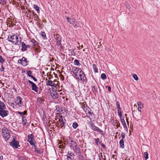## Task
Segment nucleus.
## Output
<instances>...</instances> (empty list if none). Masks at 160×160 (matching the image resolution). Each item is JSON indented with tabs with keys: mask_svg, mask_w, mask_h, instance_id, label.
I'll return each instance as SVG.
<instances>
[{
	"mask_svg": "<svg viewBox=\"0 0 160 160\" xmlns=\"http://www.w3.org/2000/svg\"><path fill=\"white\" fill-rule=\"evenodd\" d=\"M8 39L9 42L16 45H19L21 41L20 37L19 36V38L18 36L15 34L8 36Z\"/></svg>",
	"mask_w": 160,
	"mask_h": 160,
	"instance_id": "obj_1",
	"label": "nucleus"
},
{
	"mask_svg": "<svg viewBox=\"0 0 160 160\" xmlns=\"http://www.w3.org/2000/svg\"><path fill=\"white\" fill-rule=\"evenodd\" d=\"M5 105L3 102L0 101V115L3 117L8 114V111L5 110Z\"/></svg>",
	"mask_w": 160,
	"mask_h": 160,
	"instance_id": "obj_2",
	"label": "nucleus"
},
{
	"mask_svg": "<svg viewBox=\"0 0 160 160\" xmlns=\"http://www.w3.org/2000/svg\"><path fill=\"white\" fill-rule=\"evenodd\" d=\"M3 137L6 141L8 140L10 137V132L6 127H3L2 131Z\"/></svg>",
	"mask_w": 160,
	"mask_h": 160,
	"instance_id": "obj_3",
	"label": "nucleus"
},
{
	"mask_svg": "<svg viewBox=\"0 0 160 160\" xmlns=\"http://www.w3.org/2000/svg\"><path fill=\"white\" fill-rule=\"evenodd\" d=\"M28 141L30 144L32 145V147L35 148L36 147L35 144L36 141L34 140V136L32 134H31L28 136Z\"/></svg>",
	"mask_w": 160,
	"mask_h": 160,
	"instance_id": "obj_4",
	"label": "nucleus"
},
{
	"mask_svg": "<svg viewBox=\"0 0 160 160\" xmlns=\"http://www.w3.org/2000/svg\"><path fill=\"white\" fill-rule=\"evenodd\" d=\"M18 63L21 64L23 66H25L28 64V61L27 58L23 57L22 59L18 60Z\"/></svg>",
	"mask_w": 160,
	"mask_h": 160,
	"instance_id": "obj_5",
	"label": "nucleus"
},
{
	"mask_svg": "<svg viewBox=\"0 0 160 160\" xmlns=\"http://www.w3.org/2000/svg\"><path fill=\"white\" fill-rule=\"evenodd\" d=\"M28 82L29 83L31 84L32 87V89L35 91L36 92H37L38 91V88L37 86L32 81L28 80Z\"/></svg>",
	"mask_w": 160,
	"mask_h": 160,
	"instance_id": "obj_6",
	"label": "nucleus"
},
{
	"mask_svg": "<svg viewBox=\"0 0 160 160\" xmlns=\"http://www.w3.org/2000/svg\"><path fill=\"white\" fill-rule=\"evenodd\" d=\"M117 108V111L118 115L119 117H122V112L121 111V109L120 106L119 102L118 101H116Z\"/></svg>",
	"mask_w": 160,
	"mask_h": 160,
	"instance_id": "obj_7",
	"label": "nucleus"
},
{
	"mask_svg": "<svg viewBox=\"0 0 160 160\" xmlns=\"http://www.w3.org/2000/svg\"><path fill=\"white\" fill-rule=\"evenodd\" d=\"M10 145L13 148H17L19 145V142L18 141H16L13 138V140L10 142Z\"/></svg>",
	"mask_w": 160,
	"mask_h": 160,
	"instance_id": "obj_8",
	"label": "nucleus"
},
{
	"mask_svg": "<svg viewBox=\"0 0 160 160\" xmlns=\"http://www.w3.org/2000/svg\"><path fill=\"white\" fill-rule=\"evenodd\" d=\"M79 76L82 82H84L86 79V78L85 77L84 72L82 71L79 72Z\"/></svg>",
	"mask_w": 160,
	"mask_h": 160,
	"instance_id": "obj_9",
	"label": "nucleus"
},
{
	"mask_svg": "<svg viewBox=\"0 0 160 160\" xmlns=\"http://www.w3.org/2000/svg\"><path fill=\"white\" fill-rule=\"evenodd\" d=\"M22 48L21 50L23 51H26L28 50V48L30 49V46L29 45H26L24 42L22 43Z\"/></svg>",
	"mask_w": 160,
	"mask_h": 160,
	"instance_id": "obj_10",
	"label": "nucleus"
},
{
	"mask_svg": "<svg viewBox=\"0 0 160 160\" xmlns=\"http://www.w3.org/2000/svg\"><path fill=\"white\" fill-rule=\"evenodd\" d=\"M60 91L58 89V90H56L53 94V97L54 99L58 98L60 94V93H59Z\"/></svg>",
	"mask_w": 160,
	"mask_h": 160,
	"instance_id": "obj_11",
	"label": "nucleus"
},
{
	"mask_svg": "<svg viewBox=\"0 0 160 160\" xmlns=\"http://www.w3.org/2000/svg\"><path fill=\"white\" fill-rule=\"evenodd\" d=\"M22 98L19 96H18L17 97V100L16 102L19 106H21L22 103Z\"/></svg>",
	"mask_w": 160,
	"mask_h": 160,
	"instance_id": "obj_12",
	"label": "nucleus"
},
{
	"mask_svg": "<svg viewBox=\"0 0 160 160\" xmlns=\"http://www.w3.org/2000/svg\"><path fill=\"white\" fill-rule=\"evenodd\" d=\"M74 158V154L73 153H68L67 154V160H73Z\"/></svg>",
	"mask_w": 160,
	"mask_h": 160,
	"instance_id": "obj_13",
	"label": "nucleus"
},
{
	"mask_svg": "<svg viewBox=\"0 0 160 160\" xmlns=\"http://www.w3.org/2000/svg\"><path fill=\"white\" fill-rule=\"evenodd\" d=\"M73 150L75 152L78 153H79L80 152V151L79 147L77 146V144L76 143L73 148Z\"/></svg>",
	"mask_w": 160,
	"mask_h": 160,
	"instance_id": "obj_14",
	"label": "nucleus"
},
{
	"mask_svg": "<svg viewBox=\"0 0 160 160\" xmlns=\"http://www.w3.org/2000/svg\"><path fill=\"white\" fill-rule=\"evenodd\" d=\"M80 71H81V69H80L78 68L74 67L72 68V72L73 73H79Z\"/></svg>",
	"mask_w": 160,
	"mask_h": 160,
	"instance_id": "obj_15",
	"label": "nucleus"
},
{
	"mask_svg": "<svg viewBox=\"0 0 160 160\" xmlns=\"http://www.w3.org/2000/svg\"><path fill=\"white\" fill-rule=\"evenodd\" d=\"M66 18L67 20V22L69 23L70 24H73V22H74L75 19L73 17H71L69 18L68 17H66Z\"/></svg>",
	"mask_w": 160,
	"mask_h": 160,
	"instance_id": "obj_16",
	"label": "nucleus"
},
{
	"mask_svg": "<svg viewBox=\"0 0 160 160\" xmlns=\"http://www.w3.org/2000/svg\"><path fill=\"white\" fill-rule=\"evenodd\" d=\"M61 127H64V128L65 126V121L63 120L62 116H61Z\"/></svg>",
	"mask_w": 160,
	"mask_h": 160,
	"instance_id": "obj_17",
	"label": "nucleus"
},
{
	"mask_svg": "<svg viewBox=\"0 0 160 160\" xmlns=\"http://www.w3.org/2000/svg\"><path fill=\"white\" fill-rule=\"evenodd\" d=\"M119 117L120 118L121 122L123 125V128H127L126 122L124 119L122 118V117Z\"/></svg>",
	"mask_w": 160,
	"mask_h": 160,
	"instance_id": "obj_18",
	"label": "nucleus"
},
{
	"mask_svg": "<svg viewBox=\"0 0 160 160\" xmlns=\"http://www.w3.org/2000/svg\"><path fill=\"white\" fill-rule=\"evenodd\" d=\"M91 110L90 109V110H88L85 113L90 119H91V117L92 116V114H93V112H91Z\"/></svg>",
	"mask_w": 160,
	"mask_h": 160,
	"instance_id": "obj_19",
	"label": "nucleus"
},
{
	"mask_svg": "<svg viewBox=\"0 0 160 160\" xmlns=\"http://www.w3.org/2000/svg\"><path fill=\"white\" fill-rule=\"evenodd\" d=\"M46 84L47 85H49L51 86L54 87V84H55L53 83V81L51 80H48L47 81Z\"/></svg>",
	"mask_w": 160,
	"mask_h": 160,
	"instance_id": "obj_20",
	"label": "nucleus"
},
{
	"mask_svg": "<svg viewBox=\"0 0 160 160\" xmlns=\"http://www.w3.org/2000/svg\"><path fill=\"white\" fill-rule=\"evenodd\" d=\"M92 90L94 93L96 94L98 92V88L97 86H94L92 87Z\"/></svg>",
	"mask_w": 160,
	"mask_h": 160,
	"instance_id": "obj_21",
	"label": "nucleus"
},
{
	"mask_svg": "<svg viewBox=\"0 0 160 160\" xmlns=\"http://www.w3.org/2000/svg\"><path fill=\"white\" fill-rule=\"evenodd\" d=\"M119 144L120 146V147L122 148H124V140H122V139H121L119 141Z\"/></svg>",
	"mask_w": 160,
	"mask_h": 160,
	"instance_id": "obj_22",
	"label": "nucleus"
},
{
	"mask_svg": "<svg viewBox=\"0 0 160 160\" xmlns=\"http://www.w3.org/2000/svg\"><path fill=\"white\" fill-rule=\"evenodd\" d=\"M53 82V83L55 84H54V87L56 88H58L59 87V85L58 84V82L56 80H54Z\"/></svg>",
	"mask_w": 160,
	"mask_h": 160,
	"instance_id": "obj_23",
	"label": "nucleus"
},
{
	"mask_svg": "<svg viewBox=\"0 0 160 160\" xmlns=\"http://www.w3.org/2000/svg\"><path fill=\"white\" fill-rule=\"evenodd\" d=\"M22 123L23 125L24 126H25L26 123H27L26 119L25 117H22Z\"/></svg>",
	"mask_w": 160,
	"mask_h": 160,
	"instance_id": "obj_24",
	"label": "nucleus"
},
{
	"mask_svg": "<svg viewBox=\"0 0 160 160\" xmlns=\"http://www.w3.org/2000/svg\"><path fill=\"white\" fill-rule=\"evenodd\" d=\"M95 131L99 132V133L101 135H104L105 134L104 133H103V131L98 127L96 129V130H95Z\"/></svg>",
	"mask_w": 160,
	"mask_h": 160,
	"instance_id": "obj_25",
	"label": "nucleus"
},
{
	"mask_svg": "<svg viewBox=\"0 0 160 160\" xmlns=\"http://www.w3.org/2000/svg\"><path fill=\"white\" fill-rule=\"evenodd\" d=\"M95 131L99 132V133L101 135H104L105 134L104 133H103V131L98 127L96 129V130H95Z\"/></svg>",
	"mask_w": 160,
	"mask_h": 160,
	"instance_id": "obj_26",
	"label": "nucleus"
},
{
	"mask_svg": "<svg viewBox=\"0 0 160 160\" xmlns=\"http://www.w3.org/2000/svg\"><path fill=\"white\" fill-rule=\"evenodd\" d=\"M90 128L92 129L95 131V130H96L98 127L95 126L93 123H92L90 125Z\"/></svg>",
	"mask_w": 160,
	"mask_h": 160,
	"instance_id": "obj_27",
	"label": "nucleus"
},
{
	"mask_svg": "<svg viewBox=\"0 0 160 160\" xmlns=\"http://www.w3.org/2000/svg\"><path fill=\"white\" fill-rule=\"evenodd\" d=\"M92 66L94 72L95 73L98 72V69L97 68L96 65L95 64H93Z\"/></svg>",
	"mask_w": 160,
	"mask_h": 160,
	"instance_id": "obj_28",
	"label": "nucleus"
},
{
	"mask_svg": "<svg viewBox=\"0 0 160 160\" xmlns=\"http://www.w3.org/2000/svg\"><path fill=\"white\" fill-rule=\"evenodd\" d=\"M83 109L85 112L86 113L88 110H90V108L88 107L87 105H86V106H84Z\"/></svg>",
	"mask_w": 160,
	"mask_h": 160,
	"instance_id": "obj_29",
	"label": "nucleus"
},
{
	"mask_svg": "<svg viewBox=\"0 0 160 160\" xmlns=\"http://www.w3.org/2000/svg\"><path fill=\"white\" fill-rule=\"evenodd\" d=\"M37 100L38 102L41 103L44 101V99L42 98H37Z\"/></svg>",
	"mask_w": 160,
	"mask_h": 160,
	"instance_id": "obj_30",
	"label": "nucleus"
},
{
	"mask_svg": "<svg viewBox=\"0 0 160 160\" xmlns=\"http://www.w3.org/2000/svg\"><path fill=\"white\" fill-rule=\"evenodd\" d=\"M74 63L75 65H76L80 66V63H79V61L77 59H75L74 62Z\"/></svg>",
	"mask_w": 160,
	"mask_h": 160,
	"instance_id": "obj_31",
	"label": "nucleus"
},
{
	"mask_svg": "<svg viewBox=\"0 0 160 160\" xmlns=\"http://www.w3.org/2000/svg\"><path fill=\"white\" fill-rule=\"evenodd\" d=\"M144 157L145 158V159L146 160H147L148 158V153L147 152H145L144 153Z\"/></svg>",
	"mask_w": 160,
	"mask_h": 160,
	"instance_id": "obj_32",
	"label": "nucleus"
},
{
	"mask_svg": "<svg viewBox=\"0 0 160 160\" xmlns=\"http://www.w3.org/2000/svg\"><path fill=\"white\" fill-rule=\"evenodd\" d=\"M31 42L33 43V44H34V45L35 46H36L38 45V42L35 41L34 39H32L31 40Z\"/></svg>",
	"mask_w": 160,
	"mask_h": 160,
	"instance_id": "obj_33",
	"label": "nucleus"
},
{
	"mask_svg": "<svg viewBox=\"0 0 160 160\" xmlns=\"http://www.w3.org/2000/svg\"><path fill=\"white\" fill-rule=\"evenodd\" d=\"M101 78L103 79H105L107 78L106 75L105 73H102L101 75Z\"/></svg>",
	"mask_w": 160,
	"mask_h": 160,
	"instance_id": "obj_34",
	"label": "nucleus"
},
{
	"mask_svg": "<svg viewBox=\"0 0 160 160\" xmlns=\"http://www.w3.org/2000/svg\"><path fill=\"white\" fill-rule=\"evenodd\" d=\"M95 143H96V144L97 145H98V143H100V141H99V139L98 138H95Z\"/></svg>",
	"mask_w": 160,
	"mask_h": 160,
	"instance_id": "obj_35",
	"label": "nucleus"
},
{
	"mask_svg": "<svg viewBox=\"0 0 160 160\" xmlns=\"http://www.w3.org/2000/svg\"><path fill=\"white\" fill-rule=\"evenodd\" d=\"M60 112H57V115L56 117L57 118V119L58 120V121H60V114L59 113Z\"/></svg>",
	"mask_w": 160,
	"mask_h": 160,
	"instance_id": "obj_36",
	"label": "nucleus"
},
{
	"mask_svg": "<svg viewBox=\"0 0 160 160\" xmlns=\"http://www.w3.org/2000/svg\"><path fill=\"white\" fill-rule=\"evenodd\" d=\"M34 8L38 12L39 11V8L37 5H34Z\"/></svg>",
	"mask_w": 160,
	"mask_h": 160,
	"instance_id": "obj_37",
	"label": "nucleus"
},
{
	"mask_svg": "<svg viewBox=\"0 0 160 160\" xmlns=\"http://www.w3.org/2000/svg\"><path fill=\"white\" fill-rule=\"evenodd\" d=\"M78 126V124L76 123H73L72 125V127L74 128H76Z\"/></svg>",
	"mask_w": 160,
	"mask_h": 160,
	"instance_id": "obj_38",
	"label": "nucleus"
},
{
	"mask_svg": "<svg viewBox=\"0 0 160 160\" xmlns=\"http://www.w3.org/2000/svg\"><path fill=\"white\" fill-rule=\"evenodd\" d=\"M27 75H28V76L29 77H30L31 78V77H32V76L31 75V74H32V72L31 71H28L27 72Z\"/></svg>",
	"mask_w": 160,
	"mask_h": 160,
	"instance_id": "obj_39",
	"label": "nucleus"
},
{
	"mask_svg": "<svg viewBox=\"0 0 160 160\" xmlns=\"http://www.w3.org/2000/svg\"><path fill=\"white\" fill-rule=\"evenodd\" d=\"M99 160H103V158L102 155V153L99 154L98 155Z\"/></svg>",
	"mask_w": 160,
	"mask_h": 160,
	"instance_id": "obj_40",
	"label": "nucleus"
},
{
	"mask_svg": "<svg viewBox=\"0 0 160 160\" xmlns=\"http://www.w3.org/2000/svg\"><path fill=\"white\" fill-rule=\"evenodd\" d=\"M132 75H133V78L136 80H138V77L137 76L136 74H132Z\"/></svg>",
	"mask_w": 160,
	"mask_h": 160,
	"instance_id": "obj_41",
	"label": "nucleus"
},
{
	"mask_svg": "<svg viewBox=\"0 0 160 160\" xmlns=\"http://www.w3.org/2000/svg\"><path fill=\"white\" fill-rule=\"evenodd\" d=\"M5 61L2 58V57L0 55V62L3 63Z\"/></svg>",
	"mask_w": 160,
	"mask_h": 160,
	"instance_id": "obj_42",
	"label": "nucleus"
},
{
	"mask_svg": "<svg viewBox=\"0 0 160 160\" xmlns=\"http://www.w3.org/2000/svg\"><path fill=\"white\" fill-rule=\"evenodd\" d=\"M73 25V26L74 28H77L78 27V26L77 25V22H73V24H72Z\"/></svg>",
	"mask_w": 160,
	"mask_h": 160,
	"instance_id": "obj_43",
	"label": "nucleus"
},
{
	"mask_svg": "<svg viewBox=\"0 0 160 160\" xmlns=\"http://www.w3.org/2000/svg\"><path fill=\"white\" fill-rule=\"evenodd\" d=\"M121 136L122 137V138L121 139H122V140H124V139L125 138V134L124 132H122L121 134Z\"/></svg>",
	"mask_w": 160,
	"mask_h": 160,
	"instance_id": "obj_44",
	"label": "nucleus"
},
{
	"mask_svg": "<svg viewBox=\"0 0 160 160\" xmlns=\"http://www.w3.org/2000/svg\"><path fill=\"white\" fill-rule=\"evenodd\" d=\"M138 107H141V106H143V105L142 104V103L140 101H139L138 102Z\"/></svg>",
	"mask_w": 160,
	"mask_h": 160,
	"instance_id": "obj_45",
	"label": "nucleus"
},
{
	"mask_svg": "<svg viewBox=\"0 0 160 160\" xmlns=\"http://www.w3.org/2000/svg\"><path fill=\"white\" fill-rule=\"evenodd\" d=\"M100 144L101 145V146L103 148H106V147L104 144L102 143L101 142H100Z\"/></svg>",
	"mask_w": 160,
	"mask_h": 160,
	"instance_id": "obj_46",
	"label": "nucleus"
},
{
	"mask_svg": "<svg viewBox=\"0 0 160 160\" xmlns=\"http://www.w3.org/2000/svg\"><path fill=\"white\" fill-rule=\"evenodd\" d=\"M115 157H116V156H115L114 155H112V160H116V158H115Z\"/></svg>",
	"mask_w": 160,
	"mask_h": 160,
	"instance_id": "obj_47",
	"label": "nucleus"
},
{
	"mask_svg": "<svg viewBox=\"0 0 160 160\" xmlns=\"http://www.w3.org/2000/svg\"><path fill=\"white\" fill-rule=\"evenodd\" d=\"M41 35L44 38H45L46 37V34L44 32H42L41 33Z\"/></svg>",
	"mask_w": 160,
	"mask_h": 160,
	"instance_id": "obj_48",
	"label": "nucleus"
},
{
	"mask_svg": "<svg viewBox=\"0 0 160 160\" xmlns=\"http://www.w3.org/2000/svg\"><path fill=\"white\" fill-rule=\"evenodd\" d=\"M61 72V80H63L64 79V77L61 74V73L62 72Z\"/></svg>",
	"mask_w": 160,
	"mask_h": 160,
	"instance_id": "obj_49",
	"label": "nucleus"
},
{
	"mask_svg": "<svg viewBox=\"0 0 160 160\" xmlns=\"http://www.w3.org/2000/svg\"><path fill=\"white\" fill-rule=\"evenodd\" d=\"M65 98V97L64 96H61V100L64 101V99Z\"/></svg>",
	"mask_w": 160,
	"mask_h": 160,
	"instance_id": "obj_50",
	"label": "nucleus"
},
{
	"mask_svg": "<svg viewBox=\"0 0 160 160\" xmlns=\"http://www.w3.org/2000/svg\"><path fill=\"white\" fill-rule=\"evenodd\" d=\"M31 78L33 79L35 81H37V79L35 78V77L33 76L31 77Z\"/></svg>",
	"mask_w": 160,
	"mask_h": 160,
	"instance_id": "obj_51",
	"label": "nucleus"
},
{
	"mask_svg": "<svg viewBox=\"0 0 160 160\" xmlns=\"http://www.w3.org/2000/svg\"><path fill=\"white\" fill-rule=\"evenodd\" d=\"M74 74H75V75L76 76V78H78L79 75H78V73H74Z\"/></svg>",
	"mask_w": 160,
	"mask_h": 160,
	"instance_id": "obj_52",
	"label": "nucleus"
},
{
	"mask_svg": "<svg viewBox=\"0 0 160 160\" xmlns=\"http://www.w3.org/2000/svg\"><path fill=\"white\" fill-rule=\"evenodd\" d=\"M18 113L19 114L21 115V116H22L23 115V112H18Z\"/></svg>",
	"mask_w": 160,
	"mask_h": 160,
	"instance_id": "obj_53",
	"label": "nucleus"
},
{
	"mask_svg": "<svg viewBox=\"0 0 160 160\" xmlns=\"http://www.w3.org/2000/svg\"><path fill=\"white\" fill-rule=\"evenodd\" d=\"M19 160H26V159L24 158L21 157L20 158Z\"/></svg>",
	"mask_w": 160,
	"mask_h": 160,
	"instance_id": "obj_54",
	"label": "nucleus"
},
{
	"mask_svg": "<svg viewBox=\"0 0 160 160\" xmlns=\"http://www.w3.org/2000/svg\"><path fill=\"white\" fill-rule=\"evenodd\" d=\"M108 90L109 91L111 92V87L110 86H108Z\"/></svg>",
	"mask_w": 160,
	"mask_h": 160,
	"instance_id": "obj_55",
	"label": "nucleus"
},
{
	"mask_svg": "<svg viewBox=\"0 0 160 160\" xmlns=\"http://www.w3.org/2000/svg\"><path fill=\"white\" fill-rule=\"evenodd\" d=\"M143 106H141V107H138V109H140L142 108H143Z\"/></svg>",
	"mask_w": 160,
	"mask_h": 160,
	"instance_id": "obj_56",
	"label": "nucleus"
},
{
	"mask_svg": "<svg viewBox=\"0 0 160 160\" xmlns=\"http://www.w3.org/2000/svg\"><path fill=\"white\" fill-rule=\"evenodd\" d=\"M3 157L2 156H0V160H2Z\"/></svg>",
	"mask_w": 160,
	"mask_h": 160,
	"instance_id": "obj_57",
	"label": "nucleus"
},
{
	"mask_svg": "<svg viewBox=\"0 0 160 160\" xmlns=\"http://www.w3.org/2000/svg\"><path fill=\"white\" fill-rule=\"evenodd\" d=\"M62 142H61V146H60L61 148H62Z\"/></svg>",
	"mask_w": 160,
	"mask_h": 160,
	"instance_id": "obj_58",
	"label": "nucleus"
},
{
	"mask_svg": "<svg viewBox=\"0 0 160 160\" xmlns=\"http://www.w3.org/2000/svg\"><path fill=\"white\" fill-rule=\"evenodd\" d=\"M5 1V0H0V3L4 2Z\"/></svg>",
	"mask_w": 160,
	"mask_h": 160,
	"instance_id": "obj_59",
	"label": "nucleus"
},
{
	"mask_svg": "<svg viewBox=\"0 0 160 160\" xmlns=\"http://www.w3.org/2000/svg\"><path fill=\"white\" fill-rule=\"evenodd\" d=\"M11 106H12L13 107V108H14V104L13 103H12L11 104Z\"/></svg>",
	"mask_w": 160,
	"mask_h": 160,
	"instance_id": "obj_60",
	"label": "nucleus"
},
{
	"mask_svg": "<svg viewBox=\"0 0 160 160\" xmlns=\"http://www.w3.org/2000/svg\"><path fill=\"white\" fill-rule=\"evenodd\" d=\"M1 71H3L4 70V68L3 67H2V68L1 69Z\"/></svg>",
	"mask_w": 160,
	"mask_h": 160,
	"instance_id": "obj_61",
	"label": "nucleus"
},
{
	"mask_svg": "<svg viewBox=\"0 0 160 160\" xmlns=\"http://www.w3.org/2000/svg\"><path fill=\"white\" fill-rule=\"evenodd\" d=\"M84 106H85V104H83L81 106L82 108L83 109Z\"/></svg>",
	"mask_w": 160,
	"mask_h": 160,
	"instance_id": "obj_62",
	"label": "nucleus"
},
{
	"mask_svg": "<svg viewBox=\"0 0 160 160\" xmlns=\"http://www.w3.org/2000/svg\"><path fill=\"white\" fill-rule=\"evenodd\" d=\"M23 112V115H25L26 113V111H24Z\"/></svg>",
	"mask_w": 160,
	"mask_h": 160,
	"instance_id": "obj_63",
	"label": "nucleus"
},
{
	"mask_svg": "<svg viewBox=\"0 0 160 160\" xmlns=\"http://www.w3.org/2000/svg\"><path fill=\"white\" fill-rule=\"evenodd\" d=\"M126 120H127V123L128 124H129V121H128V119H126Z\"/></svg>",
	"mask_w": 160,
	"mask_h": 160,
	"instance_id": "obj_64",
	"label": "nucleus"
}]
</instances>
